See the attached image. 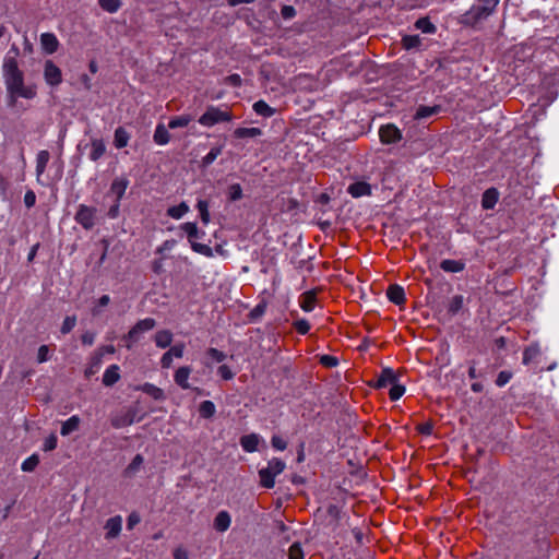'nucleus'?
<instances>
[{"label": "nucleus", "mask_w": 559, "mask_h": 559, "mask_svg": "<svg viewBox=\"0 0 559 559\" xmlns=\"http://www.w3.org/2000/svg\"><path fill=\"white\" fill-rule=\"evenodd\" d=\"M3 81L11 105H14L19 98L33 99L37 95L35 85L24 83L23 72L19 69L15 58L5 57L2 64Z\"/></svg>", "instance_id": "1"}, {"label": "nucleus", "mask_w": 559, "mask_h": 559, "mask_svg": "<svg viewBox=\"0 0 559 559\" xmlns=\"http://www.w3.org/2000/svg\"><path fill=\"white\" fill-rule=\"evenodd\" d=\"M286 464L277 459L273 457L267 462V466L259 471L260 484L264 488H273L275 485V477L284 472Z\"/></svg>", "instance_id": "2"}, {"label": "nucleus", "mask_w": 559, "mask_h": 559, "mask_svg": "<svg viewBox=\"0 0 559 559\" xmlns=\"http://www.w3.org/2000/svg\"><path fill=\"white\" fill-rule=\"evenodd\" d=\"M233 119L230 111L216 106H209L205 112L199 118V123L211 128L219 122H229Z\"/></svg>", "instance_id": "3"}, {"label": "nucleus", "mask_w": 559, "mask_h": 559, "mask_svg": "<svg viewBox=\"0 0 559 559\" xmlns=\"http://www.w3.org/2000/svg\"><path fill=\"white\" fill-rule=\"evenodd\" d=\"M96 212L97 211L95 207H91V206L81 204L75 214V221L84 229H86V230L92 229L95 225Z\"/></svg>", "instance_id": "4"}, {"label": "nucleus", "mask_w": 559, "mask_h": 559, "mask_svg": "<svg viewBox=\"0 0 559 559\" xmlns=\"http://www.w3.org/2000/svg\"><path fill=\"white\" fill-rule=\"evenodd\" d=\"M44 80L49 86H58L62 82V72L52 60H46L44 64Z\"/></svg>", "instance_id": "5"}, {"label": "nucleus", "mask_w": 559, "mask_h": 559, "mask_svg": "<svg viewBox=\"0 0 559 559\" xmlns=\"http://www.w3.org/2000/svg\"><path fill=\"white\" fill-rule=\"evenodd\" d=\"M380 140L384 144L396 143L402 139L401 131L394 124H386L379 130Z\"/></svg>", "instance_id": "6"}, {"label": "nucleus", "mask_w": 559, "mask_h": 559, "mask_svg": "<svg viewBox=\"0 0 559 559\" xmlns=\"http://www.w3.org/2000/svg\"><path fill=\"white\" fill-rule=\"evenodd\" d=\"M479 4L477 7H474L471 11V14H473V17L475 19H483L488 16L492 10L496 8V5L499 3V0H478Z\"/></svg>", "instance_id": "7"}, {"label": "nucleus", "mask_w": 559, "mask_h": 559, "mask_svg": "<svg viewBox=\"0 0 559 559\" xmlns=\"http://www.w3.org/2000/svg\"><path fill=\"white\" fill-rule=\"evenodd\" d=\"M106 539H114L119 536L122 528V518L120 515L108 519L104 526Z\"/></svg>", "instance_id": "8"}, {"label": "nucleus", "mask_w": 559, "mask_h": 559, "mask_svg": "<svg viewBox=\"0 0 559 559\" xmlns=\"http://www.w3.org/2000/svg\"><path fill=\"white\" fill-rule=\"evenodd\" d=\"M40 46L44 52L51 55L59 48V40L53 33H43L40 35Z\"/></svg>", "instance_id": "9"}, {"label": "nucleus", "mask_w": 559, "mask_h": 559, "mask_svg": "<svg viewBox=\"0 0 559 559\" xmlns=\"http://www.w3.org/2000/svg\"><path fill=\"white\" fill-rule=\"evenodd\" d=\"M262 441L263 439L259 435L249 433L240 438V445L243 449V451L252 453L258 451V447Z\"/></svg>", "instance_id": "10"}, {"label": "nucleus", "mask_w": 559, "mask_h": 559, "mask_svg": "<svg viewBox=\"0 0 559 559\" xmlns=\"http://www.w3.org/2000/svg\"><path fill=\"white\" fill-rule=\"evenodd\" d=\"M231 524L230 514L227 511H219L214 519V528L217 532L224 533L226 532Z\"/></svg>", "instance_id": "11"}, {"label": "nucleus", "mask_w": 559, "mask_h": 559, "mask_svg": "<svg viewBox=\"0 0 559 559\" xmlns=\"http://www.w3.org/2000/svg\"><path fill=\"white\" fill-rule=\"evenodd\" d=\"M191 374V368L190 367H180L176 372H175V376H174V380L175 382L183 390H188L190 389V383H189V377Z\"/></svg>", "instance_id": "12"}, {"label": "nucleus", "mask_w": 559, "mask_h": 559, "mask_svg": "<svg viewBox=\"0 0 559 559\" xmlns=\"http://www.w3.org/2000/svg\"><path fill=\"white\" fill-rule=\"evenodd\" d=\"M386 296L389 300L395 305H402L405 301V292L400 285H390L386 290Z\"/></svg>", "instance_id": "13"}, {"label": "nucleus", "mask_w": 559, "mask_h": 559, "mask_svg": "<svg viewBox=\"0 0 559 559\" xmlns=\"http://www.w3.org/2000/svg\"><path fill=\"white\" fill-rule=\"evenodd\" d=\"M348 193L354 198L369 195L371 193V187L365 181L354 182L348 187Z\"/></svg>", "instance_id": "14"}, {"label": "nucleus", "mask_w": 559, "mask_h": 559, "mask_svg": "<svg viewBox=\"0 0 559 559\" xmlns=\"http://www.w3.org/2000/svg\"><path fill=\"white\" fill-rule=\"evenodd\" d=\"M128 188V180L124 178H117L112 181L110 191L107 197H115L121 199Z\"/></svg>", "instance_id": "15"}, {"label": "nucleus", "mask_w": 559, "mask_h": 559, "mask_svg": "<svg viewBox=\"0 0 559 559\" xmlns=\"http://www.w3.org/2000/svg\"><path fill=\"white\" fill-rule=\"evenodd\" d=\"M106 152V145L102 139H93L91 141L90 159L98 160Z\"/></svg>", "instance_id": "16"}, {"label": "nucleus", "mask_w": 559, "mask_h": 559, "mask_svg": "<svg viewBox=\"0 0 559 559\" xmlns=\"http://www.w3.org/2000/svg\"><path fill=\"white\" fill-rule=\"evenodd\" d=\"M120 379L119 367L117 365L109 366L103 374V383L106 386H111Z\"/></svg>", "instance_id": "17"}, {"label": "nucleus", "mask_w": 559, "mask_h": 559, "mask_svg": "<svg viewBox=\"0 0 559 559\" xmlns=\"http://www.w3.org/2000/svg\"><path fill=\"white\" fill-rule=\"evenodd\" d=\"M326 525L331 527L332 531H335L341 521V510L336 506H330L326 509Z\"/></svg>", "instance_id": "18"}, {"label": "nucleus", "mask_w": 559, "mask_h": 559, "mask_svg": "<svg viewBox=\"0 0 559 559\" xmlns=\"http://www.w3.org/2000/svg\"><path fill=\"white\" fill-rule=\"evenodd\" d=\"M180 229H182L188 238L189 243L195 241L197 239L201 238L204 233L200 231L197 224L192 222L185 223L180 226Z\"/></svg>", "instance_id": "19"}, {"label": "nucleus", "mask_w": 559, "mask_h": 559, "mask_svg": "<svg viewBox=\"0 0 559 559\" xmlns=\"http://www.w3.org/2000/svg\"><path fill=\"white\" fill-rule=\"evenodd\" d=\"M49 158H50V154L46 150L39 151L37 153V156H36V176H37V180L45 173L47 164L49 162Z\"/></svg>", "instance_id": "20"}, {"label": "nucleus", "mask_w": 559, "mask_h": 559, "mask_svg": "<svg viewBox=\"0 0 559 559\" xmlns=\"http://www.w3.org/2000/svg\"><path fill=\"white\" fill-rule=\"evenodd\" d=\"M80 417L78 415H73L62 423L60 433L62 436H69L73 431L78 430L80 426Z\"/></svg>", "instance_id": "21"}, {"label": "nucleus", "mask_w": 559, "mask_h": 559, "mask_svg": "<svg viewBox=\"0 0 559 559\" xmlns=\"http://www.w3.org/2000/svg\"><path fill=\"white\" fill-rule=\"evenodd\" d=\"M396 381V376L392 369H383L377 380L378 388H386Z\"/></svg>", "instance_id": "22"}, {"label": "nucleus", "mask_w": 559, "mask_h": 559, "mask_svg": "<svg viewBox=\"0 0 559 559\" xmlns=\"http://www.w3.org/2000/svg\"><path fill=\"white\" fill-rule=\"evenodd\" d=\"M173 341V334L168 330H160L154 335V342L159 348H166Z\"/></svg>", "instance_id": "23"}, {"label": "nucleus", "mask_w": 559, "mask_h": 559, "mask_svg": "<svg viewBox=\"0 0 559 559\" xmlns=\"http://www.w3.org/2000/svg\"><path fill=\"white\" fill-rule=\"evenodd\" d=\"M302 310L310 312L316 306V294L313 292H306L300 296L299 300Z\"/></svg>", "instance_id": "24"}, {"label": "nucleus", "mask_w": 559, "mask_h": 559, "mask_svg": "<svg viewBox=\"0 0 559 559\" xmlns=\"http://www.w3.org/2000/svg\"><path fill=\"white\" fill-rule=\"evenodd\" d=\"M464 266L465 265L462 261L451 260V259L443 260L440 264V267L444 272H450V273H459L464 270Z\"/></svg>", "instance_id": "25"}, {"label": "nucleus", "mask_w": 559, "mask_h": 559, "mask_svg": "<svg viewBox=\"0 0 559 559\" xmlns=\"http://www.w3.org/2000/svg\"><path fill=\"white\" fill-rule=\"evenodd\" d=\"M102 359H103V354L102 353H95L92 356L91 361H90L87 368L85 369V377L86 378L92 377L93 374H95L99 370L100 365H102Z\"/></svg>", "instance_id": "26"}, {"label": "nucleus", "mask_w": 559, "mask_h": 559, "mask_svg": "<svg viewBox=\"0 0 559 559\" xmlns=\"http://www.w3.org/2000/svg\"><path fill=\"white\" fill-rule=\"evenodd\" d=\"M130 135L124 128L119 127L115 131L114 144L117 148H122L128 145Z\"/></svg>", "instance_id": "27"}, {"label": "nucleus", "mask_w": 559, "mask_h": 559, "mask_svg": "<svg viewBox=\"0 0 559 559\" xmlns=\"http://www.w3.org/2000/svg\"><path fill=\"white\" fill-rule=\"evenodd\" d=\"M190 211L189 205L186 202H181L178 205L170 206L167 210V214L174 219H180Z\"/></svg>", "instance_id": "28"}, {"label": "nucleus", "mask_w": 559, "mask_h": 559, "mask_svg": "<svg viewBox=\"0 0 559 559\" xmlns=\"http://www.w3.org/2000/svg\"><path fill=\"white\" fill-rule=\"evenodd\" d=\"M253 110L257 115L269 118L275 114V109L269 106L264 100H258L253 104Z\"/></svg>", "instance_id": "29"}, {"label": "nucleus", "mask_w": 559, "mask_h": 559, "mask_svg": "<svg viewBox=\"0 0 559 559\" xmlns=\"http://www.w3.org/2000/svg\"><path fill=\"white\" fill-rule=\"evenodd\" d=\"M498 201V193L495 189H488L483 194L481 204L484 209H492Z\"/></svg>", "instance_id": "30"}, {"label": "nucleus", "mask_w": 559, "mask_h": 559, "mask_svg": "<svg viewBox=\"0 0 559 559\" xmlns=\"http://www.w3.org/2000/svg\"><path fill=\"white\" fill-rule=\"evenodd\" d=\"M98 4L106 12L116 13L121 7V0H98Z\"/></svg>", "instance_id": "31"}, {"label": "nucleus", "mask_w": 559, "mask_h": 559, "mask_svg": "<svg viewBox=\"0 0 559 559\" xmlns=\"http://www.w3.org/2000/svg\"><path fill=\"white\" fill-rule=\"evenodd\" d=\"M197 209L199 210L202 223L204 225H207L211 219L210 212H209V202L205 200H199L197 203Z\"/></svg>", "instance_id": "32"}, {"label": "nucleus", "mask_w": 559, "mask_h": 559, "mask_svg": "<svg viewBox=\"0 0 559 559\" xmlns=\"http://www.w3.org/2000/svg\"><path fill=\"white\" fill-rule=\"evenodd\" d=\"M199 412L202 417L211 418L215 414L216 407L212 401H203L200 404Z\"/></svg>", "instance_id": "33"}, {"label": "nucleus", "mask_w": 559, "mask_h": 559, "mask_svg": "<svg viewBox=\"0 0 559 559\" xmlns=\"http://www.w3.org/2000/svg\"><path fill=\"white\" fill-rule=\"evenodd\" d=\"M154 140L159 145H165L169 142V133L164 126H158L154 133Z\"/></svg>", "instance_id": "34"}, {"label": "nucleus", "mask_w": 559, "mask_h": 559, "mask_svg": "<svg viewBox=\"0 0 559 559\" xmlns=\"http://www.w3.org/2000/svg\"><path fill=\"white\" fill-rule=\"evenodd\" d=\"M39 464V456L37 454H32L27 459L22 462L21 469L23 472H33L37 465Z\"/></svg>", "instance_id": "35"}, {"label": "nucleus", "mask_w": 559, "mask_h": 559, "mask_svg": "<svg viewBox=\"0 0 559 559\" xmlns=\"http://www.w3.org/2000/svg\"><path fill=\"white\" fill-rule=\"evenodd\" d=\"M192 250L199 254L211 258L213 257V250L205 243H200L197 240L190 243Z\"/></svg>", "instance_id": "36"}, {"label": "nucleus", "mask_w": 559, "mask_h": 559, "mask_svg": "<svg viewBox=\"0 0 559 559\" xmlns=\"http://www.w3.org/2000/svg\"><path fill=\"white\" fill-rule=\"evenodd\" d=\"M402 44L406 49L418 48L421 44V38L418 35H406L403 37Z\"/></svg>", "instance_id": "37"}, {"label": "nucleus", "mask_w": 559, "mask_h": 559, "mask_svg": "<svg viewBox=\"0 0 559 559\" xmlns=\"http://www.w3.org/2000/svg\"><path fill=\"white\" fill-rule=\"evenodd\" d=\"M190 121H191L190 116L182 115V116H178V117L170 119V121L168 122V127L170 129L183 128V127H187L190 123Z\"/></svg>", "instance_id": "38"}, {"label": "nucleus", "mask_w": 559, "mask_h": 559, "mask_svg": "<svg viewBox=\"0 0 559 559\" xmlns=\"http://www.w3.org/2000/svg\"><path fill=\"white\" fill-rule=\"evenodd\" d=\"M415 26L417 29L426 34H433L436 32V26L428 19L417 20Z\"/></svg>", "instance_id": "39"}, {"label": "nucleus", "mask_w": 559, "mask_h": 559, "mask_svg": "<svg viewBox=\"0 0 559 559\" xmlns=\"http://www.w3.org/2000/svg\"><path fill=\"white\" fill-rule=\"evenodd\" d=\"M142 393L147 394L154 400H162L164 397V393L159 388H156L152 384L142 385Z\"/></svg>", "instance_id": "40"}, {"label": "nucleus", "mask_w": 559, "mask_h": 559, "mask_svg": "<svg viewBox=\"0 0 559 559\" xmlns=\"http://www.w3.org/2000/svg\"><path fill=\"white\" fill-rule=\"evenodd\" d=\"M439 111V107L437 106H432V107H429V106H421L417 109L416 111V115H415V118L416 119H424V118H428L435 114H437Z\"/></svg>", "instance_id": "41"}, {"label": "nucleus", "mask_w": 559, "mask_h": 559, "mask_svg": "<svg viewBox=\"0 0 559 559\" xmlns=\"http://www.w3.org/2000/svg\"><path fill=\"white\" fill-rule=\"evenodd\" d=\"M237 138H254L261 134L259 128H239L235 131Z\"/></svg>", "instance_id": "42"}, {"label": "nucleus", "mask_w": 559, "mask_h": 559, "mask_svg": "<svg viewBox=\"0 0 559 559\" xmlns=\"http://www.w3.org/2000/svg\"><path fill=\"white\" fill-rule=\"evenodd\" d=\"M404 393H405L404 385L397 383V381H395L392 385H390L389 395L392 401H397L399 399H401L403 396Z\"/></svg>", "instance_id": "43"}, {"label": "nucleus", "mask_w": 559, "mask_h": 559, "mask_svg": "<svg viewBox=\"0 0 559 559\" xmlns=\"http://www.w3.org/2000/svg\"><path fill=\"white\" fill-rule=\"evenodd\" d=\"M222 153V147H213L211 151L202 158L203 166H210Z\"/></svg>", "instance_id": "44"}, {"label": "nucleus", "mask_w": 559, "mask_h": 559, "mask_svg": "<svg viewBox=\"0 0 559 559\" xmlns=\"http://www.w3.org/2000/svg\"><path fill=\"white\" fill-rule=\"evenodd\" d=\"M228 198L231 201H237L242 198V188L239 183H234L228 187Z\"/></svg>", "instance_id": "45"}, {"label": "nucleus", "mask_w": 559, "mask_h": 559, "mask_svg": "<svg viewBox=\"0 0 559 559\" xmlns=\"http://www.w3.org/2000/svg\"><path fill=\"white\" fill-rule=\"evenodd\" d=\"M75 324H76L75 316L66 317L62 322V325H61V333L62 334L70 333L73 330V328L75 326Z\"/></svg>", "instance_id": "46"}, {"label": "nucleus", "mask_w": 559, "mask_h": 559, "mask_svg": "<svg viewBox=\"0 0 559 559\" xmlns=\"http://www.w3.org/2000/svg\"><path fill=\"white\" fill-rule=\"evenodd\" d=\"M463 304H464L463 296H461V295L454 296L449 304V311L452 313H456L457 311H460L462 309Z\"/></svg>", "instance_id": "47"}, {"label": "nucleus", "mask_w": 559, "mask_h": 559, "mask_svg": "<svg viewBox=\"0 0 559 559\" xmlns=\"http://www.w3.org/2000/svg\"><path fill=\"white\" fill-rule=\"evenodd\" d=\"M58 439L55 433L49 435L43 443V450L46 452L52 451L57 448Z\"/></svg>", "instance_id": "48"}, {"label": "nucleus", "mask_w": 559, "mask_h": 559, "mask_svg": "<svg viewBox=\"0 0 559 559\" xmlns=\"http://www.w3.org/2000/svg\"><path fill=\"white\" fill-rule=\"evenodd\" d=\"M289 559H302L304 554L299 544H293L288 550Z\"/></svg>", "instance_id": "49"}, {"label": "nucleus", "mask_w": 559, "mask_h": 559, "mask_svg": "<svg viewBox=\"0 0 559 559\" xmlns=\"http://www.w3.org/2000/svg\"><path fill=\"white\" fill-rule=\"evenodd\" d=\"M49 359V348L47 345H41L37 352V361L39 364L45 362Z\"/></svg>", "instance_id": "50"}, {"label": "nucleus", "mask_w": 559, "mask_h": 559, "mask_svg": "<svg viewBox=\"0 0 559 559\" xmlns=\"http://www.w3.org/2000/svg\"><path fill=\"white\" fill-rule=\"evenodd\" d=\"M217 373L224 379V380H230L234 378V372L230 370V368L226 365H222L217 369Z\"/></svg>", "instance_id": "51"}, {"label": "nucleus", "mask_w": 559, "mask_h": 559, "mask_svg": "<svg viewBox=\"0 0 559 559\" xmlns=\"http://www.w3.org/2000/svg\"><path fill=\"white\" fill-rule=\"evenodd\" d=\"M207 355L216 362H222L226 358V355L216 348H210Z\"/></svg>", "instance_id": "52"}, {"label": "nucleus", "mask_w": 559, "mask_h": 559, "mask_svg": "<svg viewBox=\"0 0 559 559\" xmlns=\"http://www.w3.org/2000/svg\"><path fill=\"white\" fill-rule=\"evenodd\" d=\"M272 445L278 451H284L287 447V443L284 439H282L280 436H273L272 437Z\"/></svg>", "instance_id": "53"}, {"label": "nucleus", "mask_w": 559, "mask_h": 559, "mask_svg": "<svg viewBox=\"0 0 559 559\" xmlns=\"http://www.w3.org/2000/svg\"><path fill=\"white\" fill-rule=\"evenodd\" d=\"M35 203H36V194L34 193V191H32V190L26 191L24 194L25 206L31 209L35 205Z\"/></svg>", "instance_id": "54"}, {"label": "nucleus", "mask_w": 559, "mask_h": 559, "mask_svg": "<svg viewBox=\"0 0 559 559\" xmlns=\"http://www.w3.org/2000/svg\"><path fill=\"white\" fill-rule=\"evenodd\" d=\"M183 350H185V344L179 343V344H176L173 347H170L168 353L176 358H181L183 356Z\"/></svg>", "instance_id": "55"}, {"label": "nucleus", "mask_w": 559, "mask_h": 559, "mask_svg": "<svg viewBox=\"0 0 559 559\" xmlns=\"http://www.w3.org/2000/svg\"><path fill=\"white\" fill-rule=\"evenodd\" d=\"M510 379H511L510 372L501 371L497 377L496 384L498 386H503L510 381Z\"/></svg>", "instance_id": "56"}, {"label": "nucleus", "mask_w": 559, "mask_h": 559, "mask_svg": "<svg viewBox=\"0 0 559 559\" xmlns=\"http://www.w3.org/2000/svg\"><path fill=\"white\" fill-rule=\"evenodd\" d=\"M174 559H189V552L186 548L179 546L174 549Z\"/></svg>", "instance_id": "57"}, {"label": "nucleus", "mask_w": 559, "mask_h": 559, "mask_svg": "<svg viewBox=\"0 0 559 559\" xmlns=\"http://www.w3.org/2000/svg\"><path fill=\"white\" fill-rule=\"evenodd\" d=\"M295 328L300 334H306L310 330V324L306 320H298L295 323Z\"/></svg>", "instance_id": "58"}, {"label": "nucleus", "mask_w": 559, "mask_h": 559, "mask_svg": "<svg viewBox=\"0 0 559 559\" xmlns=\"http://www.w3.org/2000/svg\"><path fill=\"white\" fill-rule=\"evenodd\" d=\"M119 200L120 199H115L114 204L109 207L108 213H107L109 218H116L118 216V214H119Z\"/></svg>", "instance_id": "59"}, {"label": "nucleus", "mask_w": 559, "mask_h": 559, "mask_svg": "<svg viewBox=\"0 0 559 559\" xmlns=\"http://www.w3.org/2000/svg\"><path fill=\"white\" fill-rule=\"evenodd\" d=\"M321 362L326 367H335L337 365V359L330 355H323L321 357Z\"/></svg>", "instance_id": "60"}, {"label": "nucleus", "mask_w": 559, "mask_h": 559, "mask_svg": "<svg viewBox=\"0 0 559 559\" xmlns=\"http://www.w3.org/2000/svg\"><path fill=\"white\" fill-rule=\"evenodd\" d=\"M140 465V454L135 455L134 459L132 460V463L130 464V466L126 469V473L128 475H132L133 473H135L136 471V467Z\"/></svg>", "instance_id": "61"}, {"label": "nucleus", "mask_w": 559, "mask_h": 559, "mask_svg": "<svg viewBox=\"0 0 559 559\" xmlns=\"http://www.w3.org/2000/svg\"><path fill=\"white\" fill-rule=\"evenodd\" d=\"M173 359H174V356H171L168 352H166L160 359L162 367L169 368L173 364Z\"/></svg>", "instance_id": "62"}, {"label": "nucleus", "mask_w": 559, "mask_h": 559, "mask_svg": "<svg viewBox=\"0 0 559 559\" xmlns=\"http://www.w3.org/2000/svg\"><path fill=\"white\" fill-rule=\"evenodd\" d=\"M295 14H296V11L293 7H290V5L283 7L282 15L284 19H292L295 16Z\"/></svg>", "instance_id": "63"}, {"label": "nucleus", "mask_w": 559, "mask_h": 559, "mask_svg": "<svg viewBox=\"0 0 559 559\" xmlns=\"http://www.w3.org/2000/svg\"><path fill=\"white\" fill-rule=\"evenodd\" d=\"M140 522V516L136 513L130 514L128 518V528L132 530Z\"/></svg>", "instance_id": "64"}]
</instances>
